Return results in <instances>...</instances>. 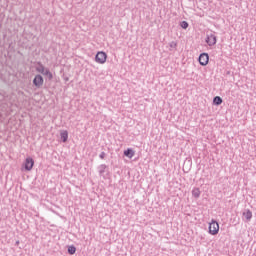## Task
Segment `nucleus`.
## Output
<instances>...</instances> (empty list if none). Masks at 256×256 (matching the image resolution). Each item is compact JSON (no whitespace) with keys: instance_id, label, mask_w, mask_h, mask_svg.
Returning a JSON list of instances; mask_svg holds the SVG:
<instances>
[{"instance_id":"obj_18","label":"nucleus","mask_w":256,"mask_h":256,"mask_svg":"<svg viewBox=\"0 0 256 256\" xmlns=\"http://www.w3.org/2000/svg\"><path fill=\"white\" fill-rule=\"evenodd\" d=\"M107 154L105 153V152H101L100 153V155H99V157H100V159H105V156H106Z\"/></svg>"},{"instance_id":"obj_6","label":"nucleus","mask_w":256,"mask_h":256,"mask_svg":"<svg viewBox=\"0 0 256 256\" xmlns=\"http://www.w3.org/2000/svg\"><path fill=\"white\" fill-rule=\"evenodd\" d=\"M33 165H35V160H33V158L31 157L26 158L24 163V169L26 171H31V169H33Z\"/></svg>"},{"instance_id":"obj_4","label":"nucleus","mask_w":256,"mask_h":256,"mask_svg":"<svg viewBox=\"0 0 256 256\" xmlns=\"http://www.w3.org/2000/svg\"><path fill=\"white\" fill-rule=\"evenodd\" d=\"M43 83V76H41V74H37L33 79V85H35L37 89H41V87H43Z\"/></svg>"},{"instance_id":"obj_5","label":"nucleus","mask_w":256,"mask_h":256,"mask_svg":"<svg viewBox=\"0 0 256 256\" xmlns=\"http://www.w3.org/2000/svg\"><path fill=\"white\" fill-rule=\"evenodd\" d=\"M198 61L202 67H205V65H208L209 63V54L207 53H202L200 54Z\"/></svg>"},{"instance_id":"obj_3","label":"nucleus","mask_w":256,"mask_h":256,"mask_svg":"<svg viewBox=\"0 0 256 256\" xmlns=\"http://www.w3.org/2000/svg\"><path fill=\"white\" fill-rule=\"evenodd\" d=\"M206 43L209 47H213V45L217 44V36L213 33L207 34Z\"/></svg>"},{"instance_id":"obj_9","label":"nucleus","mask_w":256,"mask_h":256,"mask_svg":"<svg viewBox=\"0 0 256 256\" xmlns=\"http://www.w3.org/2000/svg\"><path fill=\"white\" fill-rule=\"evenodd\" d=\"M124 155L129 159H133V157L135 156V151H133V149L131 148H128L127 150L124 151Z\"/></svg>"},{"instance_id":"obj_16","label":"nucleus","mask_w":256,"mask_h":256,"mask_svg":"<svg viewBox=\"0 0 256 256\" xmlns=\"http://www.w3.org/2000/svg\"><path fill=\"white\" fill-rule=\"evenodd\" d=\"M169 47H170V51H173V49H175V51H177V42L176 41L170 42Z\"/></svg>"},{"instance_id":"obj_19","label":"nucleus","mask_w":256,"mask_h":256,"mask_svg":"<svg viewBox=\"0 0 256 256\" xmlns=\"http://www.w3.org/2000/svg\"><path fill=\"white\" fill-rule=\"evenodd\" d=\"M19 243H20L19 240H17V241L15 242V245H19Z\"/></svg>"},{"instance_id":"obj_2","label":"nucleus","mask_w":256,"mask_h":256,"mask_svg":"<svg viewBox=\"0 0 256 256\" xmlns=\"http://www.w3.org/2000/svg\"><path fill=\"white\" fill-rule=\"evenodd\" d=\"M96 63H99L100 65H103L107 61V53L101 51L98 52L95 56Z\"/></svg>"},{"instance_id":"obj_12","label":"nucleus","mask_w":256,"mask_h":256,"mask_svg":"<svg viewBox=\"0 0 256 256\" xmlns=\"http://www.w3.org/2000/svg\"><path fill=\"white\" fill-rule=\"evenodd\" d=\"M42 75H45L46 77H48L49 81L53 79V73H51L49 69L44 70V73H42Z\"/></svg>"},{"instance_id":"obj_11","label":"nucleus","mask_w":256,"mask_h":256,"mask_svg":"<svg viewBox=\"0 0 256 256\" xmlns=\"http://www.w3.org/2000/svg\"><path fill=\"white\" fill-rule=\"evenodd\" d=\"M192 195L195 197V199H199V197H201V190H199V188H194L192 190Z\"/></svg>"},{"instance_id":"obj_8","label":"nucleus","mask_w":256,"mask_h":256,"mask_svg":"<svg viewBox=\"0 0 256 256\" xmlns=\"http://www.w3.org/2000/svg\"><path fill=\"white\" fill-rule=\"evenodd\" d=\"M60 137L63 143H67V140L69 139V132H67V130L62 131L60 133Z\"/></svg>"},{"instance_id":"obj_15","label":"nucleus","mask_w":256,"mask_h":256,"mask_svg":"<svg viewBox=\"0 0 256 256\" xmlns=\"http://www.w3.org/2000/svg\"><path fill=\"white\" fill-rule=\"evenodd\" d=\"M76 252H77V248L75 246L72 245L68 247L69 255H75Z\"/></svg>"},{"instance_id":"obj_14","label":"nucleus","mask_w":256,"mask_h":256,"mask_svg":"<svg viewBox=\"0 0 256 256\" xmlns=\"http://www.w3.org/2000/svg\"><path fill=\"white\" fill-rule=\"evenodd\" d=\"M38 71V73H44L47 69H45V66H43V64H41V62L38 63V68L36 69Z\"/></svg>"},{"instance_id":"obj_7","label":"nucleus","mask_w":256,"mask_h":256,"mask_svg":"<svg viewBox=\"0 0 256 256\" xmlns=\"http://www.w3.org/2000/svg\"><path fill=\"white\" fill-rule=\"evenodd\" d=\"M243 217H245L246 221H250L253 219V212H251L249 209H246L245 212H243Z\"/></svg>"},{"instance_id":"obj_1","label":"nucleus","mask_w":256,"mask_h":256,"mask_svg":"<svg viewBox=\"0 0 256 256\" xmlns=\"http://www.w3.org/2000/svg\"><path fill=\"white\" fill-rule=\"evenodd\" d=\"M208 229L210 235H217V233H219V223L215 220H212Z\"/></svg>"},{"instance_id":"obj_17","label":"nucleus","mask_w":256,"mask_h":256,"mask_svg":"<svg viewBox=\"0 0 256 256\" xmlns=\"http://www.w3.org/2000/svg\"><path fill=\"white\" fill-rule=\"evenodd\" d=\"M180 26L182 27V29H187L189 27V23L187 21H182L180 23Z\"/></svg>"},{"instance_id":"obj_13","label":"nucleus","mask_w":256,"mask_h":256,"mask_svg":"<svg viewBox=\"0 0 256 256\" xmlns=\"http://www.w3.org/2000/svg\"><path fill=\"white\" fill-rule=\"evenodd\" d=\"M214 105H221L223 103V99L220 96H215L213 99Z\"/></svg>"},{"instance_id":"obj_10","label":"nucleus","mask_w":256,"mask_h":256,"mask_svg":"<svg viewBox=\"0 0 256 256\" xmlns=\"http://www.w3.org/2000/svg\"><path fill=\"white\" fill-rule=\"evenodd\" d=\"M106 169H107V165L105 164H101L100 166H98V173L100 177H103V174L105 173Z\"/></svg>"}]
</instances>
